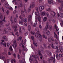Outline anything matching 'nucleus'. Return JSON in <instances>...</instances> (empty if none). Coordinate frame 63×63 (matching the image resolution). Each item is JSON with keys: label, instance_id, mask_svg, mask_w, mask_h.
Instances as JSON below:
<instances>
[{"label": "nucleus", "instance_id": "5701e85b", "mask_svg": "<svg viewBox=\"0 0 63 63\" xmlns=\"http://www.w3.org/2000/svg\"><path fill=\"white\" fill-rule=\"evenodd\" d=\"M13 62H14V63H16V61L15 59H12L11 61V62L12 63H13Z\"/></svg>", "mask_w": 63, "mask_h": 63}, {"label": "nucleus", "instance_id": "338daca9", "mask_svg": "<svg viewBox=\"0 0 63 63\" xmlns=\"http://www.w3.org/2000/svg\"><path fill=\"white\" fill-rule=\"evenodd\" d=\"M55 42L56 44H57V43H58V42L56 39L55 40Z\"/></svg>", "mask_w": 63, "mask_h": 63}, {"label": "nucleus", "instance_id": "4d7b16f0", "mask_svg": "<svg viewBox=\"0 0 63 63\" xmlns=\"http://www.w3.org/2000/svg\"><path fill=\"white\" fill-rule=\"evenodd\" d=\"M32 39L33 41H34V37L33 36H32Z\"/></svg>", "mask_w": 63, "mask_h": 63}, {"label": "nucleus", "instance_id": "680f3d73", "mask_svg": "<svg viewBox=\"0 0 63 63\" xmlns=\"http://www.w3.org/2000/svg\"><path fill=\"white\" fill-rule=\"evenodd\" d=\"M43 0H39V3H43Z\"/></svg>", "mask_w": 63, "mask_h": 63}, {"label": "nucleus", "instance_id": "6e6552de", "mask_svg": "<svg viewBox=\"0 0 63 63\" xmlns=\"http://www.w3.org/2000/svg\"><path fill=\"white\" fill-rule=\"evenodd\" d=\"M48 1L49 4H51V3L53 5V4H55V2L51 0H48Z\"/></svg>", "mask_w": 63, "mask_h": 63}, {"label": "nucleus", "instance_id": "de8ad7c7", "mask_svg": "<svg viewBox=\"0 0 63 63\" xmlns=\"http://www.w3.org/2000/svg\"><path fill=\"white\" fill-rule=\"evenodd\" d=\"M59 56L60 57H62L63 56V54H59Z\"/></svg>", "mask_w": 63, "mask_h": 63}, {"label": "nucleus", "instance_id": "49530a36", "mask_svg": "<svg viewBox=\"0 0 63 63\" xmlns=\"http://www.w3.org/2000/svg\"><path fill=\"white\" fill-rule=\"evenodd\" d=\"M43 38H45L46 39H47V37L45 35H43Z\"/></svg>", "mask_w": 63, "mask_h": 63}, {"label": "nucleus", "instance_id": "052dcab7", "mask_svg": "<svg viewBox=\"0 0 63 63\" xmlns=\"http://www.w3.org/2000/svg\"><path fill=\"white\" fill-rule=\"evenodd\" d=\"M13 56H14V57L15 58H16V54L15 53H14L13 55Z\"/></svg>", "mask_w": 63, "mask_h": 63}, {"label": "nucleus", "instance_id": "7c9ffc66", "mask_svg": "<svg viewBox=\"0 0 63 63\" xmlns=\"http://www.w3.org/2000/svg\"><path fill=\"white\" fill-rule=\"evenodd\" d=\"M5 19H6V17H5V16H4V19H1V20L2 21H3L5 22H6V20H5Z\"/></svg>", "mask_w": 63, "mask_h": 63}, {"label": "nucleus", "instance_id": "b1692460", "mask_svg": "<svg viewBox=\"0 0 63 63\" xmlns=\"http://www.w3.org/2000/svg\"><path fill=\"white\" fill-rule=\"evenodd\" d=\"M38 55H42V54L41 53V51H40V50H39L38 51Z\"/></svg>", "mask_w": 63, "mask_h": 63}, {"label": "nucleus", "instance_id": "2f4dec72", "mask_svg": "<svg viewBox=\"0 0 63 63\" xmlns=\"http://www.w3.org/2000/svg\"><path fill=\"white\" fill-rule=\"evenodd\" d=\"M54 49H58V47L56 46H55L53 47V48Z\"/></svg>", "mask_w": 63, "mask_h": 63}, {"label": "nucleus", "instance_id": "2eb2a0df", "mask_svg": "<svg viewBox=\"0 0 63 63\" xmlns=\"http://www.w3.org/2000/svg\"><path fill=\"white\" fill-rule=\"evenodd\" d=\"M47 20V17H45L43 19V21L44 22H46V21Z\"/></svg>", "mask_w": 63, "mask_h": 63}, {"label": "nucleus", "instance_id": "774afa93", "mask_svg": "<svg viewBox=\"0 0 63 63\" xmlns=\"http://www.w3.org/2000/svg\"><path fill=\"white\" fill-rule=\"evenodd\" d=\"M21 15L22 16H23V17H25V15H24L23 14H21Z\"/></svg>", "mask_w": 63, "mask_h": 63}, {"label": "nucleus", "instance_id": "cd10ccee", "mask_svg": "<svg viewBox=\"0 0 63 63\" xmlns=\"http://www.w3.org/2000/svg\"><path fill=\"white\" fill-rule=\"evenodd\" d=\"M19 24H20L22 25L23 24V22L22 21H19Z\"/></svg>", "mask_w": 63, "mask_h": 63}, {"label": "nucleus", "instance_id": "13d9d810", "mask_svg": "<svg viewBox=\"0 0 63 63\" xmlns=\"http://www.w3.org/2000/svg\"><path fill=\"white\" fill-rule=\"evenodd\" d=\"M17 57L18 59H19L20 58V55H19V54H18L17 55Z\"/></svg>", "mask_w": 63, "mask_h": 63}, {"label": "nucleus", "instance_id": "ddd939ff", "mask_svg": "<svg viewBox=\"0 0 63 63\" xmlns=\"http://www.w3.org/2000/svg\"><path fill=\"white\" fill-rule=\"evenodd\" d=\"M57 1L59 2V3H61V5H63V1L62 0H56Z\"/></svg>", "mask_w": 63, "mask_h": 63}, {"label": "nucleus", "instance_id": "a19ab883", "mask_svg": "<svg viewBox=\"0 0 63 63\" xmlns=\"http://www.w3.org/2000/svg\"><path fill=\"white\" fill-rule=\"evenodd\" d=\"M60 57L59 56H58V55H56V58H57L58 60H59V59H60Z\"/></svg>", "mask_w": 63, "mask_h": 63}, {"label": "nucleus", "instance_id": "a878e982", "mask_svg": "<svg viewBox=\"0 0 63 63\" xmlns=\"http://www.w3.org/2000/svg\"><path fill=\"white\" fill-rule=\"evenodd\" d=\"M54 37L55 38H57V35H56V33L55 32H54Z\"/></svg>", "mask_w": 63, "mask_h": 63}, {"label": "nucleus", "instance_id": "c85d7f7f", "mask_svg": "<svg viewBox=\"0 0 63 63\" xmlns=\"http://www.w3.org/2000/svg\"><path fill=\"white\" fill-rule=\"evenodd\" d=\"M5 6L6 7V8L8 9V3H6V4L5 5Z\"/></svg>", "mask_w": 63, "mask_h": 63}, {"label": "nucleus", "instance_id": "e2e57ef3", "mask_svg": "<svg viewBox=\"0 0 63 63\" xmlns=\"http://www.w3.org/2000/svg\"><path fill=\"white\" fill-rule=\"evenodd\" d=\"M32 26L33 27H36V24L35 23H33V24Z\"/></svg>", "mask_w": 63, "mask_h": 63}, {"label": "nucleus", "instance_id": "a18cd8bd", "mask_svg": "<svg viewBox=\"0 0 63 63\" xmlns=\"http://www.w3.org/2000/svg\"><path fill=\"white\" fill-rule=\"evenodd\" d=\"M39 56L40 57V59H43V55H42V54H41V55Z\"/></svg>", "mask_w": 63, "mask_h": 63}, {"label": "nucleus", "instance_id": "bf43d9fd", "mask_svg": "<svg viewBox=\"0 0 63 63\" xmlns=\"http://www.w3.org/2000/svg\"><path fill=\"white\" fill-rule=\"evenodd\" d=\"M16 43V40H15L13 42V44H17Z\"/></svg>", "mask_w": 63, "mask_h": 63}, {"label": "nucleus", "instance_id": "bb28decb", "mask_svg": "<svg viewBox=\"0 0 63 63\" xmlns=\"http://www.w3.org/2000/svg\"><path fill=\"white\" fill-rule=\"evenodd\" d=\"M2 20H0V23L1 25H2V24H3L4 23V22Z\"/></svg>", "mask_w": 63, "mask_h": 63}, {"label": "nucleus", "instance_id": "4468645a", "mask_svg": "<svg viewBox=\"0 0 63 63\" xmlns=\"http://www.w3.org/2000/svg\"><path fill=\"white\" fill-rule=\"evenodd\" d=\"M59 50H60V51H61V52L63 51V48H62V47H61V46H59Z\"/></svg>", "mask_w": 63, "mask_h": 63}, {"label": "nucleus", "instance_id": "9d476101", "mask_svg": "<svg viewBox=\"0 0 63 63\" xmlns=\"http://www.w3.org/2000/svg\"><path fill=\"white\" fill-rule=\"evenodd\" d=\"M44 8L45 7L44 6H41L39 8V10L40 12H42V11L43 10H44Z\"/></svg>", "mask_w": 63, "mask_h": 63}, {"label": "nucleus", "instance_id": "7ed1b4c3", "mask_svg": "<svg viewBox=\"0 0 63 63\" xmlns=\"http://www.w3.org/2000/svg\"><path fill=\"white\" fill-rule=\"evenodd\" d=\"M35 14L36 16H37L38 17H37V20L38 21H39L40 22H41L42 21V19H41V17L40 16V14L38 13V14L37 13H36L35 12Z\"/></svg>", "mask_w": 63, "mask_h": 63}, {"label": "nucleus", "instance_id": "c9c22d12", "mask_svg": "<svg viewBox=\"0 0 63 63\" xmlns=\"http://www.w3.org/2000/svg\"><path fill=\"white\" fill-rule=\"evenodd\" d=\"M28 28L29 30H31V26L30 25H28Z\"/></svg>", "mask_w": 63, "mask_h": 63}, {"label": "nucleus", "instance_id": "603ef678", "mask_svg": "<svg viewBox=\"0 0 63 63\" xmlns=\"http://www.w3.org/2000/svg\"><path fill=\"white\" fill-rule=\"evenodd\" d=\"M27 18H25L24 20V21L25 22H27Z\"/></svg>", "mask_w": 63, "mask_h": 63}, {"label": "nucleus", "instance_id": "8fccbe9b", "mask_svg": "<svg viewBox=\"0 0 63 63\" xmlns=\"http://www.w3.org/2000/svg\"><path fill=\"white\" fill-rule=\"evenodd\" d=\"M28 35V32L25 33L24 34V35H25V36H27V35Z\"/></svg>", "mask_w": 63, "mask_h": 63}, {"label": "nucleus", "instance_id": "0e129e2a", "mask_svg": "<svg viewBox=\"0 0 63 63\" xmlns=\"http://www.w3.org/2000/svg\"><path fill=\"white\" fill-rule=\"evenodd\" d=\"M52 21L53 23H54L55 22V20L53 19H52Z\"/></svg>", "mask_w": 63, "mask_h": 63}, {"label": "nucleus", "instance_id": "6e6d98bb", "mask_svg": "<svg viewBox=\"0 0 63 63\" xmlns=\"http://www.w3.org/2000/svg\"><path fill=\"white\" fill-rule=\"evenodd\" d=\"M22 51V50H21V49H19V52L20 53Z\"/></svg>", "mask_w": 63, "mask_h": 63}, {"label": "nucleus", "instance_id": "6ab92c4d", "mask_svg": "<svg viewBox=\"0 0 63 63\" xmlns=\"http://www.w3.org/2000/svg\"><path fill=\"white\" fill-rule=\"evenodd\" d=\"M21 40H22V37L21 36H20L18 38L17 41H19V40L21 41Z\"/></svg>", "mask_w": 63, "mask_h": 63}, {"label": "nucleus", "instance_id": "5fc2aeb1", "mask_svg": "<svg viewBox=\"0 0 63 63\" xmlns=\"http://www.w3.org/2000/svg\"><path fill=\"white\" fill-rule=\"evenodd\" d=\"M60 50H59V49H57L56 50V52H60Z\"/></svg>", "mask_w": 63, "mask_h": 63}, {"label": "nucleus", "instance_id": "393cba45", "mask_svg": "<svg viewBox=\"0 0 63 63\" xmlns=\"http://www.w3.org/2000/svg\"><path fill=\"white\" fill-rule=\"evenodd\" d=\"M31 34H32V35H35V33L34 32L31 31Z\"/></svg>", "mask_w": 63, "mask_h": 63}, {"label": "nucleus", "instance_id": "79ce46f5", "mask_svg": "<svg viewBox=\"0 0 63 63\" xmlns=\"http://www.w3.org/2000/svg\"><path fill=\"white\" fill-rule=\"evenodd\" d=\"M4 62L5 63H8V59H7L6 61V60H5L4 61Z\"/></svg>", "mask_w": 63, "mask_h": 63}, {"label": "nucleus", "instance_id": "aec40b11", "mask_svg": "<svg viewBox=\"0 0 63 63\" xmlns=\"http://www.w3.org/2000/svg\"><path fill=\"white\" fill-rule=\"evenodd\" d=\"M19 62L21 63H24V62H25V60H23L22 61L20 60L19 61Z\"/></svg>", "mask_w": 63, "mask_h": 63}, {"label": "nucleus", "instance_id": "f3484780", "mask_svg": "<svg viewBox=\"0 0 63 63\" xmlns=\"http://www.w3.org/2000/svg\"><path fill=\"white\" fill-rule=\"evenodd\" d=\"M19 32L20 34H21L22 33V31H21V28L20 27H19Z\"/></svg>", "mask_w": 63, "mask_h": 63}, {"label": "nucleus", "instance_id": "58836bf2", "mask_svg": "<svg viewBox=\"0 0 63 63\" xmlns=\"http://www.w3.org/2000/svg\"><path fill=\"white\" fill-rule=\"evenodd\" d=\"M0 59H4V56L2 55L0 57Z\"/></svg>", "mask_w": 63, "mask_h": 63}, {"label": "nucleus", "instance_id": "3c124183", "mask_svg": "<svg viewBox=\"0 0 63 63\" xmlns=\"http://www.w3.org/2000/svg\"><path fill=\"white\" fill-rule=\"evenodd\" d=\"M24 25L25 26H27V24L26 22H25L24 23Z\"/></svg>", "mask_w": 63, "mask_h": 63}, {"label": "nucleus", "instance_id": "09e8293b", "mask_svg": "<svg viewBox=\"0 0 63 63\" xmlns=\"http://www.w3.org/2000/svg\"><path fill=\"white\" fill-rule=\"evenodd\" d=\"M44 47L45 48H47V45L46 44H44Z\"/></svg>", "mask_w": 63, "mask_h": 63}, {"label": "nucleus", "instance_id": "69168bd1", "mask_svg": "<svg viewBox=\"0 0 63 63\" xmlns=\"http://www.w3.org/2000/svg\"><path fill=\"white\" fill-rule=\"evenodd\" d=\"M59 10H60V11H61V12H62L63 11V9H62V8H60Z\"/></svg>", "mask_w": 63, "mask_h": 63}, {"label": "nucleus", "instance_id": "f704fd0d", "mask_svg": "<svg viewBox=\"0 0 63 63\" xmlns=\"http://www.w3.org/2000/svg\"><path fill=\"white\" fill-rule=\"evenodd\" d=\"M46 10L47 11H48L49 12L51 10L50 9V8H49L48 9H46Z\"/></svg>", "mask_w": 63, "mask_h": 63}, {"label": "nucleus", "instance_id": "0eeeda50", "mask_svg": "<svg viewBox=\"0 0 63 63\" xmlns=\"http://www.w3.org/2000/svg\"><path fill=\"white\" fill-rule=\"evenodd\" d=\"M57 15L58 17L60 16L61 18H63V13H61L60 15L59 13H57Z\"/></svg>", "mask_w": 63, "mask_h": 63}, {"label": "nucleus", "instance_id": "473e14b6", "mask_svg": "<svg viewBox=\"0 0 63 63\" xmlns=\"http://www.w3.org/2000/svg\"><path fill=\"white\" fill-rule=\"evenodd\" d=\"M8 33V31H4L3 33L4 34H6Z\"/></svg>", "mask_w": 63, "mask_h": 63}, {"label": "nucleus", "instance_id": "423d86ee", "mask_svg": "<svg viewBox=\"0 0 63 63\" xmlns=\"http://www.w3.org/2000/svg\"><path fill=\"white\" fill-rule=\"evenodd\" d=\"M12 28L14 29V31L15 32H16L18 30V28L16 26H12Z\"/></svg>", "mask_w": 63, "mask_h": 63}, {"label": "nucleus", "instance_id": "4be33fe9", "mask_svg": "<svg viewBox=\"0 0 63 63\" xmlns=\"http://www.w3.org/2000/svg\"><path fill=\"white\" fill-rule=\"evenodd\" d=\"M35 10H36V11L37 12V13H38L37 15L39 14H40V13L39 12V11H38V7H36L35 8Z\"/></svg>", "mask_w": 63, "mask_h": 63}, {"label": "nucleus", "instance_id": "a211bd4d", "mask_svg": "<svg viewBox=\"0 0 63 63\" xmlns=\"http://www.w3.org/2000/svg\"><path fill=\"white\" fill-rule=\"evenodd\" d=\"M33 43L35 46V47H37V46H38V45H37V43L35 41H33Z\"/></svg>", "mask_w": 63, "mask_h": 63}, {"label": "nucleus", "instance_id": "f03ea898", "mask_svg": "<svg viewBox=\"0 0 63 63\" xmlns=\"http://www.w3.org/2000/svg\"><path fill=\"white\" fill-rule=\"evenodd\" d=\"M35 4L34 2H32V3L30 5V7L28 9V13H29V12H30L31 11V10L32 7V8H34V7H35Z\"/></svg>", "mask_w": 63, "mask_h": 63}, {"label": "nucleus", "instance_id": "412c9836", "mask_svg": "<svg viewBox=\"0 0 63 63\" xmlns=\"http://www.w3.org/2000/svg\"><path fill=\"white\" fill-rule=\"evenodd\" d=\"M1 44L3 46H4L5 47H6V43H4L3 42H1Z\"/></svg>", "mask_w": 63, "mask_h": 63}, {"label": "nucleus", "instance_id": "dca6fc26", "mask_svg": "<svg viewBox=\"0 0 63 63\" xmlns=\"http://www.w3.org/2000/svg\"><path fill=\"white\" fill-rule=\"evenodd\" d=\"M12 46H13L14 48H16V47H17V44H13L12 45Z\"/></svg>", "mask_w": 63, "mask_h": 63}, {"label": "nucleus", "instance_id": "e433bc0d", "mask_svg": "<svg viewBox=\"0 0 63 63\" xmlns=\"http://www.w3.org/2000/svg\"><path fill=\"white\" fill-rule=\"evenodd\" d=\"M27 48H24L23 49V51H27Z\"/></svg>", "mask_w": 63, "mask_h": 63}, {"label": "nucleus", "instance_id": "1a4fd4ad", "mask_svg": "<svg viewBox=\"0 0 63 63\" xmlns=\"http://www.w3.org/2000/svg\"><path fill=\"white\" fill-rule=\"evenodd\" d=\"M38 38H39V36L40 37L39 38V41H40V42H42V35H41V34L40 33H39L38 35Z\"/></svg>", "mask_w": 63, "mask_h": 63}, {"label": "nucleus", "instance_id": "f257e3e1", "mask_svg": "<svg viewBox=\"0 0 63 63\" xmlns=\"http://www.w3.org/2000/svg\"><path fill=\"white\" fill-rule=\"evenodd\" d=\"M47 29H49V30L51 31L52 29V27L51 25H49V23L47 22V23L46 26L45 27L44 30L45 31H47Z\"/></svg>", "mask_w": 63, "mask_h": 63}, {"label": "nucleus", "instance_id": "37998d69", "mask_svg": "<svg viewBox=\"0 0 63 63\" xmlns=\"http://www.w3.org/2000/svg\"><path fill=\"white\" fill-rule=\"evenodd\" d=\"M49 31H47V34L48 35L49 34Z\"/></svg>", "mask_w": 63, "mask_h": 63}, {"label": "nucleus", "instance_id": "864d4df0", "mask_svg": "<svg viewBox=\"0 0 63 63\" xmlns=\"http://www.w3.org/2000/svg\"><path fill=\"white\" fill-rule=\"evenodd\" d=\"M9 9L10 11H13V8L11 7H10Z\"/></svg>", "mask_w": 63, "mask_h": 63}, {"label": "nucleus", "instance_id": "4c0bfd02", "mask_svg": "<svg viewBox=\"0 0 63 63\" xmlns=\"http://www.w3.org/2000/svg\"><path fill=\"white\" fill-rule=\"evenodd\" d=\"M46 15L47 16V17H49V14H48V13L47 12L46 13Z\"/></svg>", "mask_w": 63, "mask_h": 63}, {"label": "nucleus", "instance_id": "ea45409f", "mask_svg": "<svg viewBox=\"0 0 63 63\" xmlns=\"http://www.w3.org/2000/svg\"><path fill=\"white\" fill-rule=\"evenodd\" d=\"M51 46L53 48V43H52L51 44Z\"/></svg>", "mask_w": 63, "mask_h": 63}, {"label": "nucleus", "instance_id": "c03bdc74", "mask_svg": "<svg viewBox=\"0 0 63 63\" xmlns=\"http://www.w3.org/2000/svg\"><path fill=\"white\" fill-rule=\"evenodd\" d=\"M48 46L47 47V48L49 49H50V46H49V44H48Z\"/></svg>", "mask_w": 63, "mask_h": 63}, {"label": "nucleus", "instance_id": "20e7f679", "mask_svg": "<svg viewBox=\"0 0 63 63\" xmlns=\"http://www.w3.org/2000/svg\"><path fill=\"white\" fill-rule=\"evenodd\" d=\"M48 61L50 62H53V63H54L55 62V58L53 57H50L48 59Z\"/></svg>", "mask_w": 63, "mask_h": 63}, {"label": "nucleus", "instance_id": "c756f323", "mask_svg": "<svg viewBox=\"0 0 63 63\" xmlns=\"http://www.w3.org/2000/svg\"><path fill=\"white\" fill-rule=\"evenodd\" d=\"M50 39L51 40V41H54V38H53V37H51Z\"/></svg>", "mask_w": 63, "mask_h": 63}, {"label": "nucleus", "instance_id": "9b49d317", "mask_svg": "<svg viewBox=\"0 0 63 63\" xmlns=\"http://www.w3.org/2000/svg\"><path fill=\"white\" fill-rule=\"evenodd\" d=\"M3 40H4L5 41H8V38L6 36H4L2 37Z\"/></svg>", "mask_w": 63, "mask_h": 63}, {"label": "nucleus", "instance_id": "72a5a7b5", "mask_svg": "<svg viewBox=\"0 0 63 63\" xmlns=\"http://www.w3.org/2000/svg\"><path fill=\"white\" fill-rule=\"evenodd\" d=\"M9 50H11V51H12L13 50V49L12 48V47L10 46V47L9 48Z\"/></svg>", "mask_w": 63, "mask_h": 63}, {"label": "nucleus", "instance_id": "f8f14e48", "mask_svg": "<svg viewBox=\"0 0 63 63\" xmlns=\"http://www.w3.org/2000/svg\"><path fill=\"white\" fill-rule=\"evenodd\" d=\"M46 12L45 11H43L40 14L41 16H44L45 15H46Z\"/></svg>", "mask_w": 63, "mask_h": 63}, {"label": "nucleus", "instance_id": "39448f33", "mask_svg": "<svg viewBox=\"0 0 63 63\" xmlns=\"http://www.w3.org/2000/svg\"><path fill=\"white\" fill-rule=\"evenodd\" d=\"M35 30L37 31L38 33L37 32H36L35 34V37L36 38H38V35H39V34H40L39 33V29L37 28H35Z\"/></svg>", "mask_w": 63, "mask_h": 63}]
</instances>
